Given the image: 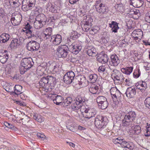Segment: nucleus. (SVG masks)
<instances>
[{"label":"nucleus","mask_w":150,"mask_h":150,"mask_svg":"<svg viewBox=\"0 0 150 150\" xmlns=\"http://www.w3.org/2000/svg\"><path fill=\"white\" fill-rule=\"evenodd\" d=\"M46 21V18L43 14L37 16L34 22V26L35 28L40 29L43 27Z\"/></svg>","instance_id":"f257e3e1"},{"label":"nucleus","mask_w":150,"mask_h":150,"mask_svg":"<svg viewBox=\"0 0 150 150\" xmlns=\"http://www.w3.org/2000/svg\"><path fill=\"white\" fill-rule=\"evenodd\" d=\"M140 75V73L139 70H136L135 71L133 74V76L136 78H138Z\"/></svg>","instance_id":"13d9d810"},{"label":"nucleus","mask_w":150,"mask_h":150,"mask_svg":"<svg viewBox=\"0 0 150 150\" xmlns=\"http://www.w3.org/2000/svg\"><path fill=\"white\" fill-rule=\"evenodd\" d=\"M136 93L135 88L133 86H131L127 89L126 94L127 97L129 98H132L134 96Z\"/></svg>","instance_id":"4468645a"},{"label":"nucleus","mask_w":150,"mask_h":150,"mask_svg":"<svg viewBox=\"0 0 150 150\" xmlns=\"http://www.w3.org/2000/svg\"><path fill=\"white\" fill-rule=\"evenodd\" d=\"M22 20V16L20 14H17L15 17H12L11 18V22L12 24L15 26L18 25Z\"/></svg>","instance_id":"f8f14e48"},{"label":"nucleus","mask_w":150,"mask_h":150,"mask_svg":"<svg viewBox=\"0 0 150 150\" xmlns=\"http://www.w3.org/2000/svg\"><path fill=\"white\" fill-rule=\"evenodd\" d=\"M83 24L81 26L83 30L85 31H88L91 27L92 25L91 24H86L85 23Z\"/></svg>","instance_id":"37998d69"},{"label":"nucleus","mask_w":150,"mask_h":150,"mask_svg":"<svg viewBox=\"0 0 150 150\" xmlns=\"http://www.w3.org/2000/svg\"><path fill=\"white\" fill-rule=\"evenodd\" d=\"M5 15L4 11L2 9H0V17H3Z\"/></svg>","instance_id":"774afa93"},{"label":"nucleus","mask_w":150,"mask_h":150,"mask_svg":"<svg viewBox=\"0 0 150 150\" xmlns=\"http://www.w3.org/2000/svg\"><path fill=\"white\" fill-rule=\"evenodd\" d=\"M144 103L146 107L150 108V97L146 98L144 101Z\"/></svg>","instance_id":"864d4df0"},{"label":"nucleus","mask_w":150,"mask_h":150,"mask_svg":"<svg viewBox=\"0 0 150 150\" xmlns=\"http://www.w3.org/2000/svg\"><path fill=\"white\" fill-rule=\"evenodd\" d=\"M22 87L19 85H16L15 86L14 88V92H12V94H14L17 95H18L19 94H21L22 93Z\"/></svg>","instance_id":"393cba45"},{"label":"nucleus","mask_w":150,"mask_h":150,"mask_svg":"<svg viewBox=\"0 0 150 150\" xmlns=\"http://www.w3.org/2000/svg\"><path fill=\"white\" fill-rule=\"evenodd\" d=\"M10 36L9 34L6 33L2 34L0 36V42L1 43H4L8 41Z\"/></svg>","instance_id":"412c9836"},{"label":"nucleus","mask_w":150,"mask_h":150,"mask_svg":"<svg viewBox=\"0 0 150 150\" xmlns=\"http://www.w3.org/2000/svg\"><path fill=\"white\" fill-rule=\"evenodd\" d=\"M59 66L58 64L55 62H53L50 64L49 69L51 71L56 72L59 71Z\"/></svg>","instance_id":"5701e85b"},{"label":"nucleus","mask_w":150,"mask_h":150,"mask_svg":"<svg viewBox=\"0 0 150 150\" xmlns=\"http://www.w3.org/2000/svg\"><path fill=\"white\" fill-rule=\"evenodd\" d=\"M111 61L109 62L111 66H116L120 63V60L118 57L115 54H112L110 57Z\"/></svg>","instance_id":"9b49d317"},{"label":"nucleus","mask_w":150,"mask_h":150,"mask_svg":"<svg viewBox=\"0 0 150 150\" xmlns=\"http://www.w3.org/2000/svg\"><path fill=\"white\" fill-rule=\"evenodd\" d=\"M106 99H107L105 97L101 96H98L97 98L96 101L98 105H99L100 104V105Z\"/></svg>","instance_id":"e433bc0d"},{"label":"nucleus","mask_w":150,"mask_h":150,"mask_svg":"<svg viewBox=\"0 0 150 150\" xmlns=\"http://www.w3.org/2000/svg\"><path fill=\"white\" fill-rule=\"evenodd\" d=\"M15 102H16V104L21 106H26V104L23 102H21V101H16Z\"/></svg>","instance_id":"e2e57ef3"},{"label":"nucleus","mask_w":150,"mask_h":150,"mask_svg":"<svg viewBox=\"0 0 150 150\" xmlns=\"http://www.w3.org/2000/svg\"><path fill=\"white\" fill-rule=\"evenodd\" d=\"M48 83L47 76L46 77H42L39 82L40 87L43 88H46Z\"/></svg>","instance_id":"bb28decb"},{"label":"nucleus","mask_w":150,"mask_h":150,"mask_svg":"<svg viewBox=\"0 0 150 150\" xmlns=\"http://www.w3.org/2000/svg\"><path fill=\"white\" fill-rule=\"evenodd\" d=\"M134 133L136 134H139L141 132V128L140 126L136 125L133 129Z\"/></svg>","instance_id":"a18cd8bd"},{"label":"nucleus","mask_w":150,"mask_h":150,"mask_svg":"<svg viewBox=\"0 0 150 150\" xmlns=\"http://www.w3.org/2000/svg\"><path fill=\"white\" fill-rule=\"evenodd\" d=\"M82 106H82V105H80L77 103L76 102L74 103L73 104L71 105V109L73 110H78L80 108L81 109V108Z\"/></svg>","instance_id":"58836bf2"},{"label":"nucleus","mask_w":150,"mask_h":150,"mask_svg":"<svg viewBox=\"0 0 150 150\" xmlns=\"http://www.w3.org/2000/svg\"><path fill=\"white\" fill-rule=\"evenodd\" d=\"M26 47L28 50L33 51L38 50L40 47V45L35 41H31L27 44Z\"/></svg>","instance_id":"423d86ee"},{"label":"nucleus","mask_w":150,"mask_h":150,"mask_svg":"<svg viewBox=\"0 0 150 150\" xmlns=\"http://www.w3.org/2000/svg\"><path fill=\"white\" fill-rule=\"evenodd\" d=\"M143 35V33L142 30L140 29H137L133 31L131 35L132 37L137 36L139 38H142Z\"/></svg>","instance_id":"b1692460"},{"label":"nucleus","mask_w":150,"mask_h":150,"mask_svg":"<svg viewBox=\"0 0 150 150\" xmlns=\"http://www.w3.org/2000/svg\"><path fill=\"white\" fill-rule=\"evenodd\" d=\"M106 67L105 66H101L99 67L98 69L99 71H104L105 70Z\"/></svg>","instance_id":"0e129e2a"},{"label":"nucleus","mask_w":150,"mask_h":150,"mask_svg":"<svg viewBox=\"0 0 150 150\" xmlns=\"http://www.w3.org/2000/svg\"><path fill=\"white\" fill-rule=\"evenodd\" d=\"M25 28L26 29V30H23L24 32L26 31V30H30L33 28L28 23H27V24L25 26Z\"/></svg>","instance_id":"680f3d73"},{"label":"nucleus","mask_w":150,"mask_h":150,"mask_svg":"<svg viewBox=\"0 0 150 150\" xmlns=\"http://www.w3.org/2000/svg\"><path fill=\"white\" fill-rule=\"evenodd\" d=\"M22 10L25 11H27L30 10L32 9L33 8L31 7L30 6L28 5V4L23 5L22 4Z\"/></svg>","instance_id":"49530a36"},{"label":"nucleus","mask_w":150,"mask_h":150,"mask_svg":"<svg viewBox=\"0 0 150 150\" xmlns=\"http://www.w3.org/2000/svg\"><path fill=\"white\" fill-rule=\"evenodd\" d=\"M53 100L54 103L57 105H62L64 100V98L61 96H56L53 95Z\"/></svg>","instance_id":"dca6fc26"},{"label":"nucleus","mask_w":150,"mask_h":150,"mask_svg":"<svg viewBox=\"0 0 150 150\" xmlns=\"http://www.w3.org/2000/svg\"><path fill=\"white\" fill-rule=\"evenodd\" d=\"M57 50V54L59 57L60 58L67 57L69 60V59L71 58L69 54L68 55V47H66L65 45L59 46Z\"/></svg>","instance_id":"7ed1b4c3"},{"label":"nucleus","mask_w":150,"mask_h":150,"mask_svg":"<svg viewBox=\"0 0 150 150\" xmlns=\"http://www.w3.org/2000/svg\"><path fill=\"white\" fill-rule=\"evenodd\" d=\"M22 121V122H23V124H24V125H26V123L28 122L29 121V118L27 117H26L24 118L21 119Z\"/></svg>","instance_id":"bf43d9fd"},{"label":"nucleus","mask_w":150,"mask_h":150,"mask_svg":"<svg viewBox=\"0 0 150 150\" xmlns=\"http://www.w3.org/2000/svg\"><path fill=\"white\" fill-rule=\"evenodd\" d=\"M130 4L136 8H139L141 7L143 4V0H129Z\"/></svg>","instance_id":"2eb2a0df"},{"label":"nucleus","mask_w":150,"mask_h":150,"mask_svg":"<svg viewBox=\"0 0 150 150\" xmlns=\"http://www.w3.org/2000/svg\"><path fill=\"white\" fill-rule=\"evenodd\" d=\"M32 60L31 58H25L21 61V65L25 68L30 69L32 66Z\"/></svg>","instance_id":"9d476101"},{"label":"nucleus","mask_w":150,"mask_h":150,"mask_svg":"<svg viewBox=\"0 0 150 150\" xmlns=\"http://www.w3.org/2000/svg\"><path fill=\"white\" fill-rule=\"evenodd\" d=\"M96 8L97 11L101 14H106L108 11V7L105 4H102L98 6Z\"/></svg>","instance_id":"ddd939ff"},{"label":"nucleus","mask_w":150,"mask_h":150,"mask_svg":"<svg viewBox=\"0 0 150 150\" xmlns=\"http://www.w3.org/2000/svg\"><path fill=\"white\" fill-rule=\"evenodd\" d=\"M126 115L133 121L136 116L135 112L133 111L129 112Z\"/></svg>","instance_id":"72a5a7b5"},{"label":"nucleus","mask_w":150,"mask_h":150,"mask_svg":"<svg viewBox=\"0 0 150 150\" xmlns=\"http://www.w3.org/2000/svg\"><path fill=\"white\" fill-rule=\"evenodd\" d=\"M125 78L123 77V76L122 74L120 73L119 74L118 76L117 77L116 80L114 81L115 83H116V81H120V82H122L124 80Z\"/></svg>","instance_id":"09e8293b"},{"label":"nucleus","mask_w":150,"mask_h":150,"mask_svg":"<svg viewBox=\"0 0 150 150\" xmlns=\"http://www.w3.org/2000/svg\"><path fill=\"white\" fill-rule=\"evenodd\" d=\"M33 116L34 119L39 122H41L44 121L42 117L39 114H35Z\"/></svg>","instance_id":"c9c22d12"},{"label":"nucleus","mask_w":150,"mask_h":150,"mask_svg":"<svg viewBox=\"0 0 150 150\" xmlns=\"http://www.w3.org/2000/svg\"><path fill=\"white\" fill-rule=\"evenodd\" d=\"M122 140V138L119 137L117 138L113 139L112 141L113 143L115 144H120Z\"/></svg>","instance_id":"3c124183"},{"label":"nucleus","mask_w":150,"mask_h":150,"mask_svg":"<svg viewBox=\"0 0 150 150\" xmlns=\"http://www.w3.org/2000/svg\"><path fill=\"white\" fill-rule=\"evenodd\" d=\"M144 18L146 22L150 23V11L146 14Z\"/></svg>","instance_id":"603ef678"},{"label":"nucleus","mask_w":150,"mask_h":150,"mask_svg":"<svg viewBox=\"0 0 150 150\" xmlns=\"http://www.w3.org/2000/svg\"><path fill=\"white\" fill-rule=\"evenodd\" d=\"M51 34L48 35H41L42 38H43L44 40H46L47 41H50L51 42Z\"/></svg>","instance_id":"8fccbe9b"},{"label":"nucleus","mask_w":150,"mask_h":150,"mask_svg":"<svg viewBox=\"0 0 150 150\" xmlns=\"http://www.w3.org/2000/svg\"><path fill=\"white\" fill-rule=\"evenodd\" d=\"M47 78L48 83H49L50 84L53 83L55 80V78L51 76H47Z\"/></svg>","instance_id":"6e6d98bb"},{"label":"nucleus","mask_w":150,"mask_h":150,"mask_svg":"<svg viewBox=\"0 0 150 150\" xmlns=\"http://www.w3.org/2000/svg\"><path fill=\"white\" fill-rule=\"evenodd\" d=\"M97 59L99 62L105 64L108 62L109 58L107 55L102 52L98 54L97 57Z\"/></svg>","instance_id":"0eeeda50"},{"label":"nucleus","mask_w":150,"mask_h":150,"mask_svg":"<svg viewBox=\"0 0 150 150\" xmlns=\"http://www.w3.org/2000/svg\"><path fill=\"white\" fill-rule=\"evenodd\" d=\"M126 147V148L129 149H132L134 147L133 143L130 142H127Z\"/></svg>","instance_id":"4d7b16f0"},{"label":"nucleus","mask_w":150,"mask_h":150,"mask_svg":"<svg viewBox=\"0 0 150 150\" xmlns=\"http://www.w3.org/2000/svg\"><path fill=\"white\" fill-rule=\"evenodd\" d=\"M92 18L89 16L84 17V19L83 20V23L86 24L92 25L91 23L93 22Z\"/></svg>","instance_id":"473e14b6"},{"label":"nucleus","mask_w":150,"mask_h":150,"mask_svg":"<svg viewBox=\"0 0 150 150\" xmlns=\"http://www.w3.org/2000/svg\"><path fill=\"white\" fill-rule=\"evenodd\" d=\"M62 40V36L60 35H54L51 37V42L54 45H58L59 44Z\"/></svg>","instance_id":"6e6552de"},{"label":"nucleus","mask_w":150,"mask_h":150,"mask_svg":"<svg viewBox=\"0 0 150 150\" xmlns=\"http://www.w3.org/2000/svg\"><path fill=\"white\" fill-rule=\"evenodd\" d=\"M21 43L20 40L15 39L11 41L10 45V47L11 49L14 47H17L20 45Z\"/></svg>","instance_id":"4be33fe9"},{"label":"nucleus","mask_w":150,"mask_h":150,"mask_svg":"<svg viewBox=\"0 0 150 150\" xmlns=\"http://www.w3.org/2000/svg\"><path fill=\"white\" fill-rule=\"evenodd\" d=\"M89 79L92 83H94L97 80L98 76L96 74H93L89 75Z\"/></svg>","instance_id":"79ce46f5"},{"label":"nucleus","mask_w":150,"mask_h":150,"mask_svg":"<svg viewBox=\"0 0 150 150\" xmlns=\"http://www.w3.org/2000/svg\"><path fill=\"white\" fill-rule=\"evenodd\" d=\"M90 48H89L87 51V54L90 56L94 57L96 56L97 54L96 50L93 47L91 49Z\"/></svg>","instance_id":"7c9ffc66"},{"label":"nucleus","mask_w":150,"mask_h":150,"mask_svg":"<svg viewBox=\"0 0 150 150\" xmlns=\"http://www.w3.org/2000/svg\"><path fill=\"white\" fill-rule=\"evenodd\" d=\"M146 137L150 136V125L146 128V132L144 135Z\"/></svg>","instance_id":"052dcab7"},{"label":"nucleus","mask_w":150,"mask_h":150,"mask_svg":"<svg viewBox=\"0 0 150 150\" xmlns=\"http://www.w3.org/2000/svg\"><path fill=\"white\" fill-rule=\"evenodd\" d=\"M97 30L96 29L93 28L91 29L90 31V33L92 34H93L97 33Z\"/></svg>","instance_id":"338daca9"},{"label":"nucleus","mask_w":150,"mask_h":150,"mask_svg":"<svg viewBox=\"0 0 150 150\" xmlns=\"http://www.w3.org/2000/svg\"><path fill=\"white\" fill-rule=\"evenodd\" d=\"M28 69L23 66L21 65L20 67V72L22 74H24Z\"/></svg>","instance_id":"5fc2aeb1"},{"label":"nucleus","mask_w":150,"mask_h":150,"mask_svg":"<svg viewBox=\"0 0 150 150\" xmlns=\"http://www.w3.org/2000/svg\"><path fill=\"white\" fill-rule=\"evenodd\" d=\"M133 69V67H127L125 68H122L121 69V71L123 73L128 75L132 72Z\"/></svg>","instance_id":"c85d7f7f"},{"label":"nucleus","mask_w":150,"mask_h":150,"mask_svg":"<svg viewBox=\"0 0 150 150\" xmlns=\"http://www.w3.org/2000/svg\"><path fill=\"white\" fill-rule=\"evenodd\" d=\"M105 117L100 115H98L95 121V125L96 126L98 129L105 128L107 124L105 120Z\"/></svg>","instance_id":"20e7f679"},{"label":"nucleus","mask_w":150,"mask_h":150,"mask_svg":"<svg viewBox=\"0 0 150 150\" xmlns=\"http://www.w3.org/2000/svg\"><path fill=\"white\" fill-rule=\"evenodd\" d=\"M78 84L81 85L82 87H84L86 86L87 82L85 77L82 76H81L78 78Z\"/></svg>","instance_id":"cd10ccee"},{"label":"nucleus","mask_w":150,"mask_h":150,"mask_svg":"<svg viewBox=\"0 0 150 150\" xmlns=\"http://www.w3.org/2000/svg\"><path fill=\"white\" fill-rule=\"evenodd\" d=\"M85 101V99L81 96H79L76 98V101L77 104L82 105V104Z\"/></svg>","instance_id":"c03bdc74"},{"label":"nucleus","mask_w":150,"mask_h":150,"mask_svg":"<svg viewBox=\"0 0 150 150\" xmlns=\"http://www.w3.org/2000/svg\"><path fill=\"white\" fill-rule=\"evenodd\" d=\"M81 111L82 113L83 117L87 118H90L94 116L96 114V111L94 108H87L84 106H82L81 108Z\"/></svg>","instance_id":"f03ea898"},{"label":"nucleus","mask_w":150,"mask_h":150,"mask_svg":"<svg viewBox=\"0 0 150 150\" xmlns=\"http://www.w3.org/2000/svg\"><path fill=\"white\" fill-rule=\"evenodd\" d=\"M75 74L74 72L71 71L65 74L63 78L64 81L67 84H70L73 82H76L77 79H74Z\"/></svg>","instance_id":"39448f33"},{"label":"nucleus","mask_w":150,"mask_h":150,"mask_svg":"<svg viewBox=\"0 0 150 150\" xmlns=\"http://www.w3.org/2000/svg\"><path fill=\"white\" fill-rule=\"evenodd\" d=\"M72 101V98L70 97L67 98L62 104V105L66 107L71 104Z\"/></svg>","instance_id":"2f4dec72"},{"label":"nucleus","mask_w":150,"mask_h":150,"mask_svg":"<svg viewBox=\"0 0 150 150\" xmlns=\"http://www.w3.org/2000/svg\"><path fill=\"white\" fill-rule=\"evenodd\" d=\"M110 27L112 28L111 30L112 32L116 33L117 32V30L119 29V27L118 26V23L115 21H112L111 24H110Z\"/></svg>","instance_id":"c756f323"},{"label":"nucleus","mask_w":150,"mask_h":150,"mask_svg":"<svg viewBox=\"0 0 150 150\" xmlns=\"http://www.w3.org/2000/svg\"><path fill=\"white\" fill-rule=\"evenodd\" d=\"M133 121L127 117L126 115L125 116L124 119L122 121V125L124 127H127L131 125Z\"/></svg>","instance_id":"aec40b11"},{"label":"nucleus","mask_w":150,"mask_h":150,"mask_svg":"<svg viewBox=\"0 0 150 150\" xmlns=\"http://www.w3.org/2000/svg\"><path fill=\"white\" fill-rule=\"evenodd\" d=\"M26 1V4L30 6L33 8L35 6L36 0H24L23 1Z\"/></svg>","instance_id":"f704fd0d"},{"label":"nucleus","mask_w":150,"mask_h":150,"mask_svg":"<svg viewBox=\"0 0 150 150\" xmlns=\"http://www.w3.org/2000/svg\"><path fill=\"white\" fill-rule=\"evenodd\" d=\"M108 103L107 101V99L105 100L100 105H98L99 107L102 110L106 109L108 107Z\"/></svg>","instance_id":"a19ab883"},{"label":"nucleus","mask_w":150,"mask_h":150,"mask_svg":"<svg viewBox=\"0 0 150 150\" xmlns=\"http://www.w3.org/2000/svg\"><path fill=\"white\" fill-rule=\"evenodd\" d=\"M72 53L75 54H77L81 50L82 47L79 45H72L70 46Z\"/></svg>","instance_id":"f3484780"},{"label":"nucleus","mask_w":150,"mask_h":150,"mask_svg":"<svg viewBox=\"0 0 150 150\" xmlns=\"http://www.w3.org/2000/svg\"><path fill=\"white\" fill-rule=\"evenodd\" d=\"M111 95L113 99L115 100L116 99H120L121 96V93L120 91L116 88H113L110 90Z\"/></svg>","instance_id":"1a4fd4ad"},{"label":"nucleus","mask_w":150,"mask_h":150,"mask_svg":"<svg viewBox=\"0 0 150 150\" xmlns=\"http://www.w3.org/2000/svg\"><path fill=\"white\" fill-rule=\"evenodd\" d=\"M25 32L27 34L28 38L36 37L38 36L36 30L34 28L30 30H26Z\"/></svg>","instance_id":"6ab92c4d"},{"label":"nucleus","mask_w":150,"mask_h":150,"mask_svg":"<svg viewBox=\"0 0 150 150\" xmlns=\"http://www.w3.org/2000/svg\"><path fill=\"white\" fill-rule=\"evenodd\" d=\"M124 139L122 138V140L120 144L121 146H119L118 149V150H124L123 148H126L127 145V142L124 140Z\"/></svg>","instance_id":"4c0bfd02"},{"label":"nucleus","mask_w":150,"mask_h":150,"mask_svg":"<svg viewBox=\"0 0 150 150\" xmlns=\"http://www.w3.org/2000/svg\"><path fill=\"white\" fill-rule=\"evenodd\" d=\"M89 91L93 94H98L100 92V89H99L98 86L92 84L89 88Z\"/></svg>","instance_id":"a211bd4d"},{"label":"nucleus","mask_w":150,"mask_h":150,"mask_svg":"<svg viewBox=\"0 0 150 150\" xmlns=\"http://www.w3.org/2000/svg\"><path fill=\"white\" fill-rule=\"evenodd\" d=\"M52 32V29L51 28H46L45 30L43 31V33H42L41 35H48L51 34Z\"/></svg>","instance_id":"de8ad7c7"},{"label":"nucleus","mask_w":150,"mask_h":150,"mask_svg":"<svg viewBox=\"0 0 150 150\" xmlns=\"http://www.w3.org/2000/svg\"><path fill=\"white\" fill-rule=\"evenodd\" d=\"M120 73V72L117 69H114L112 72L111 76L112 78L116 79Z\"/></svg>","instance_id":"ea45409f"},{"label":"nucleus","mask_w":150,"mask_h":150,"mask_svg":"<svg viewBox=\"0 0 150 150\" xmlns=\"http://www.w3.org/2000/svg\"><path fill=\"white\" fill-rule=\"evenodd\" d=\"M8 58V54L5 53H0V61L2 63H5Z\"/></svg>","instance_id":"a878e982"},{"label":"nucleus","mask_w":150,"mask_h":150,"mask_svg":"<svg viewBox=\"0 0 150 150\" xmlns=\"http://www.w3.org/2000/svg\"><path fill=\"white\" fill-rule=\"evenodd\" d=\"M96 8L97 7V6H100L102 4H103L102 3V1L101 0H98L96 2Z\"/></svg>","instance_id":"69168bd1"}]
</instances>
